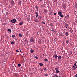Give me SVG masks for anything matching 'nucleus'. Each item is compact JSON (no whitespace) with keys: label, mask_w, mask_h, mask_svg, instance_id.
I'll return each mask as SVG.
<instances>
[{"label":"nucleus","mask_w":77,"mask_h":77,"mask_svg":"<svg viewBox=\"0 0 77 77\" xmlns=\"http://www.w3.org/2000/svg\"><path fill=\"white\" fill-rule=\"evenodd\" d=\"M76 23H77V21H76Z\"/></svg>","instance_id":"nucleus-57"},{"label":"nucleus","mask_w":77,"mask_h":77,"mask_svg":"<svg viewBox=\"0 0 77 77\" xmlns=\"http://www.w3.org/2000/svg\"><path fill=\"white\" fill-rule=\"evenodd\" d=\"M9 2L10 4L11 5H14L15 4V2L14 1H13L12 0H9Z\"/></svg>","instance_id":"nucleus-1"},{"label":"nucleus","mask_w":77,"mask_h":77,"mask_svg":"<svg viewBox=\"0 0 77 77\" xmlns=\"http://www.w3.org/2000/svg\"><path fill=\"white\" fill-rule=\"evenodd\" d=\"M55 77H58V76H57V75H54Z\"/></svg>","instance_id":"nucleus-38"},{"label":"nucleus","mask_w":77,"mask_h":77,"mask_svg":"<svg viewBox=\"0 0 77 77\" xmlns=\"http://www.w3.org/2000/svg\"><path fill=\"white\" fill-rule=\"evenodd\" d=\"M54 15H56V13H54Z\"/></svg>","instance_id":"nucleus-42"},{"label":"nucleus","mask_w":77,"mask_h":77,"mask_svg":"<svg viewBox=\"0 0 77 77\" xmlns=\"http://www.w3.org/2000/svg\"><path fill=\"white\" fill-rule=\"evenodd\" d=\"M75 77H77V74H76L75 75Z\"/></svg>","instance_id":"nucleus-47"},{"label":"nucleus","mask_w":77,"mask_h":77,"mask_svg":"<svg viewBox=\"0 0 77 77\" xmlns=\"http://www.w3.org/2000/svg\"><path fill=\"white\" fill-rule=\"evenodd\" d=\"M43 41V42H44V41Z\"/></svg>","instance_id":"nucleus-56"},{"label":"nucleus","mask_w":77,"mask_h":77,"mask_svg":"<svg viewBox=\"0 0 77 77\" xmlns=\"http://www.w3.org/2000/svg\"><path fill=\"white\" fill-rule=\"evenodd\" d=\"M18 35V34H16V36H17Z\"/></svg>","instance_id":"nucleus-49"},{"label":"nucleus","mask_w":77,"mask_h":77,"mask_svg":"<svg viewBox=\"0 0 77 77\" xmlns=\"http://www.w3.org/2000/svg\"><path fill=\"white\" fill-rule=\"evenodd\" d=\"M55 70H57L58 69V68H55Z\"/></svg>","instance_id":"nucleus-41"},{"label":"nucleus","mask_w":77,"mask_h":77,"mask_svg":"<svg viewBox=\"0 0 77 77\" xmlns=\"http://www.w3.org/2000/svg\"><path fill=\"white\" fill-rule=\"evenodd\" d=\"M30 18L29 17H27L26 18V21H30Z\"/></svg>","instance_id":"nucleus-8"},{"label":"nucleus","mask_w":77,"mask_h":77,"mask_svg":"<svg viewBox=\"0 0 77 77\" xmlns=\"http://www.w3.org/2000/svg\"><path fill=\"white\" fill-rule=\"evenodd\" d=\"M45 62H48V60L47 59H45Z\"/></svg>","instance_id":"nucleus-26"},{"label":"nucleus","mask_w":77,"mask_h":77,"mask_svg":"<svg viewBox=\"0 0 77 77\" xmlns=\"http://www.w3.org/2000/svg\"><path fill=\"white\" fill-rule=\"evenodd\" d=\"M11 44H12V45H14V44H15V42H11Z\"/></svg>","instance_id":"nucleus-15"},{"label":"nucleus","mask_w":77,"mask_h":77,"mask_svg":"<svg viewBox=\"0 0 77 77\" xmlns=\"http://www.w3.org/2000/svg\"><path fill=\"white\" fill-rule=\"evenodd\" d=\"M75 66H76V63H75L73 65V67L74 68V67H75Z\"/></svg>","instance_id":"nucleus-20"},{"label":"nucleus","mask_w":77,"mask_h":77,"mask_svg":"<svg viewBox=\"0 0 77 77\" xmlns=\"http://www.w3.org/2000/svg\"><path fill=\"white\" fill-rule=\"evenodd\" d=\"M5 25H6V23H5Z\"/></svg>","instance_id":"nucleus-51"},{"label":"nucleus","mask_w":77,"mask_h":77,"mask_svg":"<svg viewBox=\"0 0 77 77\" xmlns=\"http://www.w3.org/2000/svg\"><path fill=\"white\" fill-rule=\"evenodd\" d=\"M43 69H44V70H46V68L45 67L43 68Z\"/></svg>","instance_id":"nucleus-40"},{"label":"nucleus","mask_w":77,"mask_h":77,"mask_svg":"<svg viewBox=\"0 0 77 77\" xmlns=\"http://www.w3.org/2000/svg\"><path fill=\"white\" fill-rule=\"evenodd\" d=\"M30 41L31 42H34V40H33V38H31L30 39Z\"/></svg>","instance_id":"nucleus-7"},{"label":"nucleus","mask_w":77,"mask_h":77,"mask_svg":"<svg viewBox=\"0 0 77 77\" xmlns=\"http://www.w3.org/2000/svg\"><path fill=\"white\" fill-rule=\"evenodd\" d=\"M50 26L51 27H52V26H53V25L51 23L50 24Z\"/></svg>","instance_id":"nucleus-31"},{"label":"nucleus","mask_w":77,"mask_h":77,"mask_svg":"<svg viewBox=\"0 0 77 77\" xmlns=\"http://www.w3.org/2000/svg\"><path fill=\"white\" fill-rule=\"evenodd\" d=\"M75 6L76 8H77V4H76L75 5Z\"/></svg>","instance_id":"nucleus-35"},{"label":"nucleus","mask_w":77,"mask_h":77,"mask_svg":"<svg viewBox=\"0 0 77 77\" xmlns=\"http://www.w3.org/2000/svg\"><path fill=\"white\" fill-rule=\"evenodd\" d=\"M42 24H45V22H43L42 23Z\"/></svg>","instance_id":"nucleus-30"},{"label":"nucleus","mask_w":77,"mask_h":77,"mask_svg":"<svg viewBox=\"0 0 77 77\" xmlns=\"http://www.w3.org/2000/svg\"><path fill=\"white\" fill-rule=\"evenodd\" d=\"M38 42L39 44H42V40H39L38 41Z\"/></svg>","instance_id":"nucleus-12"},{"label":"nucleus","mask_w":77,"mask_h":77,"mask_svg":"<svg viewBox=\"0 0 77 77\" xmlns=\"http://www.w3.org/2000/svg\"><path fill=\"white\" fill-rule=\"evenodd\" d=\"M61 58H62L61 56L59 55L58 58V59H59L60 60V59H61Z\"/></svg>","instance_id":"nucleus-9"},{"label":"nucleus","mask_w":77,"mask_h":77,"mask_svg":"<svg viewBox=\"0 0 77 77\" xmlns=\"http://www.w3.org/2000/svg\"><path fill=\"white\" fill-rule=\"evenodd\" d=\"M23 22H20V23H19V24L20 25H22V24H23Z\"/></svg>","instance_id":"nucleus-25"},{"label":"nucleus","mask_w":77,"mask_h":77,"mask_svg":"<svg viewBox=\"0 0 77 77\" xmlns=\"http://www.w3.org/2000/svg\"><path fill=\"white\" fill-rule=\"evenodd\" d=\"M66 44H68L69 43V40H66Z\"/></svg>","instance_id":"nucleus-24"},{"label":"nucleus","mask_w":77,"mask_h":77,"mask_svg":"<svg viewBox=\"0 0 77 77\" xmlns=\"http://www.w3.org/2000/svg\"><path fill=\"white\" fill-rule=\"evenodd\" d=\"M48 75H47V74H46L45 75V76H47Z\"/></svg>","instance_id":"nucleus-48"},{"label":"nucleus","mask_w":77,"mask_h":77,"mask_svg":"<svg viewBox=\"0 0 77 77\" xmlns=\"http://www.w3.org/2000/svg\"><path fill=\"white\" fill-rule=\"evenodd\" d=\"M52 77H55V76H53Z\"/></svg>","instance_id":"nucleus-50"},{"label":"nucleus","mask_w":77,"mask_h":77,"mask_svg":"<svg viewBox=\"0 0 77 77\" xmlns=\"http://www.w3.org/2000/svg\"><path fill=\"white\" fill-rule=\"evenodd\" d=\"M70 32L71 33H72V32H73V30H72V29H71L70 30Z\"/></svg>","instance_id":"nucleus-32"},{"label":"nucleus","mask_w":77,"mask_h":77,"mask_svg":"<svg viewBox=\"0 0 77 77\" xmlns=\"http://www.w3.org/2000/svg\"><path fill=\"white\" fill-rule=\"evenodd\" d=\"M40 70L41 72H42V71H43V69H41Z\"/></svg>","instance_id":"nucleus-34"},{"label":"nucleus","mask_w":77,"mask_h":77,"mask_svg":"<svg viewBox=\"0 0 77 77\" xmlns=\"http://www.w3.org/2000/svg\"><path fill=\"white\" fill-rule=\"evenodd\" d=\"M63 8H64V9H65V8H66V6L65 5H63Z\"/></svg>","instance_id":"nucleus-17"},{"label":"nucleus","mask_w":77,"mask_h":77,"mask_svg":"<svg viewBox=\"0 0 77 77\" xmlns=\"http://www.w3.org/2000/svg\"><path fill=\"white\" fill-rule=\"evenodd\" d=\"M30 51L32 53H33V52L34 51V50H32V49H31V50H30Z\"/></svg>","instance_id":"nucleus-18"},{"label":"nucleus","mask_w":77,"mask_h":77,"mask_svg":"<svg viewBox=\"0 0 77 77\" xmlns=\"http://www.w3.org/2000/svg\"><path fill=\"white\" fill-rule=\"evenodd\" d=\"M66 35L67 36H68V35H69V34L68 33V32H66Z\"/></svg>","instance_id":"nucleus-10"},{"label":"nucleus","mask_w":77,"mask_h":77,"mask_svg":"<svg viewBox=\"0 0 77 77\" xmlns=\"http://www.w3.org/2000/svg\"><path fill=\"white\" fill-rule=\"evenodd\" d=\"M26 35H29V33L27 32L26 33Z\"/></svg>","instance_id":"nucleus-44"},{"label":"nucleus","mask_w":77,"mask_h":77,"mask_svg":"<svg viewBox=\"0 0 77 77\" xmlns=\"http://www.w3.org/2000/svg\"><path fill=\"white\" fill-rule=\"evenodd\" d=\"M8 32H12V31H11V29H8Z\"/></svg>","instance_id":"nucleus-23"},{"label":"nucleus","mask_w":77,"mask_h":77,"mask_svg":"<svg viewBox=\"0 0 77 77\" xmlns=\"http://www.w3.org/2000/svg\"><path fill=\"white\" fill-rule=\"evenodd\" d=\"M56 73H59V70H57L56 71Z\"/></svg>","instance_id":"nucleus-27"},{"label":"nucleus","mask_w":77,"mask_h":77,"mask_svg":"<svg viewBox=\"0 0 77 77\" xmlns=\"http://www.w3.org/2000/svg\"><path fill=\"white\" fill-rule=\"evenodd\" d=\"M39 64L40 66H43V64L42 63H39Z\"/></svg>","instance_id":"nucleus-16"},{"label":"nucleus","mask_w":77,"mask_h":77,"mask_svg":"<svg viewBox=\"0 0 77 77\" xmlns=\"http://www.w3.org/2000/svg\"><path fill=\"white\" fill-rule=\"evenodd\" d=\"M66 37H65V39H66Z\"/></svg>","instance_id":"nucleus-54"},{"label":"nucleus","mask_w":77,"mask_h":77,"mask_svg":"<svg viewBox=\"0 0 77 77\" xmlns=\"http://www.w3.org/2000/svg\"><path fill=\"white\" fill-rule=\"evenodd\" d=\"M68 26H66L65 27H66V29H67V30H68V28L67 27Z\"/></svg>","instance_id":"nucleus-46"},{"label":"nucleus","mask_w":77,"mask_h":77,"mask_svg":"<svg viewBox=\"0 0 77 77\" xmlns=\"http://www.w3.org/2000/svg\"><path fill=\"white\" fill-rule=\"evenodd\" d=\"M18 66H19V67H20V66H21V64H18Z\"/></svg>","instance_id":"nucleus-29"},{"label":"nucleus","mask_w":77,"mask_h":77,"mask_svg":"<svg viewBox=\"0 0 77 77\" xmlns=\"http://www.w3.org/2000/svg\"><path fill=\"white\" fill-rule=\"evenodd\" d=\"M58 14L61 17H63V15L62 14V13L60 11L58 12Z\"/></svg>","instance_id":"nucleus-2"},{"label":"nucleus","mask_w":77,"mask_h":77,"mask_svg":"<svg viewBox=\"0 0 77 77\" xmlns=\"http://www.w3.org/2000/svg\"><path fill=\"white\" fill-rule=\"evenodd\" d=\"M13 38H15V35H13L12 36Z\"/></svg>","instance_id":"nucleus-33"},{"label":"nucleus","mask_w":77,"mask_h":77,"mask_svg":"<svg viewBox=\"0 0 77 77\" xmlns=\"http://www.w3.org/2000/svg\"><path fill=\"white\" fill-rule=\"evenodd\" d=\"M19 36L20 37H23V35H22L21 34H19Z\"/></svg>","instance_id":"nucleus-19"},{"label":"nucleus","mask_w":77,"mask_h":77,"mask_svg":"<svg viewBox=\"0 0 77 77\" xmlns=\"http://www.w3.org/2000/svg\"><path fill=\"white\" fill-rule=\"evenodd\" d=\"M52 31H53V32H55V30L53 29H52Z\"/></svg>","instance_id":"nucleus-36"},{"label":"nucleus","mask_w":77,"mask_h":77,"mask_svg":"<svg viewBox=\"0 0 77 77\" xmlns=\"http://www.w3.org/2000/svg\"><path fill=\"white\" fill-rule=\"evenodd\" d=\"M40 1H42V0H39Z\"/></svg>","instance_id":"nucleus-52"},{"label":"nucleus","mask_w":77,"mask_h":77,"mask_svg":"<svg viewBox=\"0 0 77 77\" xmlns=\"http://www.w3.org/2000/svg\"><path fill=\"white\" fill-rule=\"evenodd\" d=\"M31 38H33V37H31Z\"/></svg>","instance_id":"nucleus-55"},{"label":"nucleus","mask_w":77,"mask_h":77,"mask_svg":"<svg viewBox=\"0 0 77 77\" xmlns=\"http://www.w3.org/2000/svg\"><path fill=\"white\" fill-rule=\"evenodd\" d=\"M34 57L35 58H36V59H38V57L37 56H34Z\"/></svg>","instance_id":"nucleus-21"},{"label":"nucleus","mask_w":77,"mask_h":77,"mask_svg":"<svg viewBox=\"0 0 77 77\" xmlns=\"http://www.w3.org/2000/svg\"><path fill=\"white\" fill-rule=\"evenodd\" d=\"M54 2H57V0H54Z\"/></svg>","instance_id":"nucleus-39"},{"label":"nucleus","mask_w":77,"mask_h":77,"mask_svg":"<svg viewBox=\"0 0 77 77\" xmlns=\"http://www.w3.org/2000/svg\"><path fill=\"white\" fill-rule=\"evenodd\" d=\"M16 52H17V53L18 52H19V51H18V50H16Z\"/></svg>","instance_id":"nucleus-45"},{"label":"nucleus","mask_w":77,"mask_h":77,"mask_svg":"<svg viewBox=\"0 0 77 77\" xmlns=\"http://www.w3.org/2000/svg\"><path fill=\"white\" fill-rule=\"evenodd\" d=\"M77 68V67H76L75 68H73V70H75V69Z\"/></svg>","instance_id":"nucleus-37"},{"label":"nucleus","mask_w":77,"mask_h":77,"mask_svg":"<svg viewBox=\"0 0 77 77\" xmlns=\"http://www.w3.org/2000/svg\"><path fill=\"white\" fill-rule=\"evenodd\" d=\"M25 42H27V39H25Z\"/></svg>","instance_id":"nucleus-43"},{"label":"nucleus","mask_w":77,"mask_h":77,"mask_svg":"<svg viewBox=\"0 0 77 77\" xmlns=\"http://www.w3.org/2000/svg\"><path fill=\"white\" fill-rule=\"evenodd\" d=\"M65 27H68V24L67 23H65Z\"/></svg>","instance_id":"nucleus-13"},{"label":"nucleus","mask_w":77,"mask_h":77,"mask_svg":"<svg viewBox=\"0 0 77 77\" xmlns=\"http://www.w3.org/2000/svg\"><path fill=\"white\" fill-rule=\"evenodd\" d=\"M44 12L45 13H47V11L46 9H44Z\"/></svg>","instance_id":"nucleus-11"},{"label":"nucleus","mask_w":77,"mask_h":77,"mask_svg":"<svg viewBox=\"0 0 77 77\" xmlns=\"http://www.w3.org/2000/svg\"><path fill=\"white\" fill-rule=\"evenodd\" d=\"M35 14H35V17H38V14H39V12H35Z\"/></svg>","instance_id":"nucleus-4"},{"label":"nucleus","mask_w":77,"mask_h":77,"mask_svg":"<svg viewBox=\"0 0 77 77\" xmlns=\"http://www.w3.org/2000/svg\"><path fill=\"white\" fill-rule=\"evenodd\" d=\"M20 52H21V51L20 50Z\"/></svg>","instance_id":"nucleus-53"},{"label":"nucleus","mask_w":77,"mask_h":77,"mask_svg":"<svg viewBox=\"0 0 77 77\" xmlns=\"http://www.w3.org/2000/svg\"><path fill=\"white\" fill-rule=\"evenodd\" d=\"M35 21L36 23H38V19H35Z\"/></svg>","instance_id":"nucleus-28"},{"label":"nucleus","mask_w":77,"mask_h":77,"mask_svg":"<svg viewBox=\"0 0 77 77\" xmlns=\"http://www.w3.org/2000/svg\"><path fill=\"white\" fill-rule=\"evenodd\" d=\"M18 5H20L21 3V1H20L18 2Z\"/></svg>","instance_id":"nucleus-22"},{"label":"nucleus","mask_w":77,"mask_h":77,"mask_svg":"<svg viewBox=\"0 0 77 77\" xmlns=\"http://www.w3.org/2000/svg\"><path fill=\"white\" fill-rule=\"evenodd\" d=\"M17 21V20H16L15 19H13L11 20V22L13 23H15Z\"/></svg>","instance_id":"nucleus-3"},{"label":"nucleus","mask_w":77,"mask_h":77,"mask_svg":"<svg viewBox=\"0 0 77 77\" xmlns=\"http://www.w3.org/2000/svg\"><path fill=\"white\" fill-rule=\"evenodd\" d=\"M54 58L56 59H57V57H58V56L56 54H54Z\"/></svg>","instance_id":"nucleus-5"},{"label":"nucleus","mask_w":77,"mask_h":77,"mask_svg":"<svg viewBox=\"0 0 77 77\" xmlns=\"http://www.w3.org/2000/svg\"><path fill=\"white\" fill-rule=\"evenodd\" d=\"M38 19L39 20H41L42 19V16H39L38 17Z\"/></svg>","instance_id":"nucleus-6"},{"label":"nucleus","mask_w":77,"mask_h":77,"mask_svg":"<svg viewBox=\"0 0 77 77\" xmlns=\"http://www.w3.org/2000/svg\"><path fill=\"white\" fill-rule=\"evenodd\" d=\"M35 7L36 9L37 10V11H38V6L36 5L35 6Z\"/></svg>","instance_id":"nucleus-14"}]
</instances>
